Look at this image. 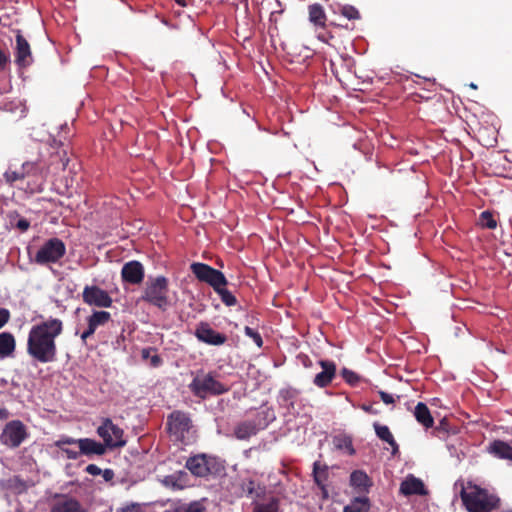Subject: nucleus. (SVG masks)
Masks as SVG:
<instances>
[{"mask_svg":"<svg viewBox=\"0 0 512 512\" xmlns=\"http://www.w3.org/2000/svg\"><path fill=\"white\" fill-rule=\"evenodd\" d=\"M62 331L63 323L56 318L32 326L27 339V353L40 363L55 361L57 356L55 339Z\"/></svg>","mask_w":512,"mask_h":512,"instance_id":"nucleus-1","label":"nucleus"},{"mask_svg":"<svg viewBox=\"0 0 512 512\" xmlns=\"http://www.w3.org/2000/svg\"><path fill=\"white\" fill-rule=\"evenodd\" d=\"M460 497L468 512H492L500 505L497 496L471 483L466 488L462 487Z\"/></svg>","mask_w":512,"mask_h":512,"instance_id":"nucleus-2","label":"nucleus"},{"mask_svg":"<svg viewBox=\"0 0 512 512\" xmlns=\"http://www.w3.org/2000/svg\"><path fill=\"white\" fill-rule=\"evenodd\" d=\"M188 387L194 396L203 400L229 391V387L217 380L213 372L203 370L196 373Z\"/></svg>","mask_w":512,"mask_h":512,"instance_id":"nucleus-3","label":"nucleus"},{"mask_svg":"<svg viewBox=\"0 0 512 512\" xmlns=\"http://www.w3.org/2000/svg\"><path fill=\"white\" fill-rule=\"evenodd\" d=\"M275 418L272 408H263L257 411L252 418L237 423L234 427V436L238 440H248L259 431L264 430Z\"/></svg>","mask_w":512,"mask_h":512,"instance_id":"nucleus-4","label":"nucleus"},{"mask_svg":"<svg viewBox=\"0 0 512 512\" xmlns=\"http://www.w3.org/2000/svg\"><path fill=\"white\" fill-rule=\"evenodd\" d=\"M168 293L169 281L165 276L150 277L146 282L141 299L161 311H166L170 306Z\"/></svg>","mask_w":512,"mask_h":512,"instance_id":"nucleus-5","label":"nucleus"},{"mask_svg":"<svg viewBox=\"0 0 512 512\" xmlns=\"http://www.w3.org/2000/svg\"><path fill=\"white\" fill-rule=\"evenodd\" d=\"M185 467L197 477H206L220 474L224 467L220 461L214 457H208L205 454H199L187 459Z\"/></svg>","mask_w":512,"mask_h":512,"instance_id":"nucleus-6","label":"nucleus"},{"mask_svg":"<svg viewBox=\"0 0 512 512\" xmlns=\"http://www.w3.org/2000/svg\"><path fill=\"white\" fill-rule=\"evenodd\" d=\"M65 253V243L57 237L50 238L36 252L34 261L39 265L57 263Z\"/></svg>","mask_w":512,"mask_h":512,"instance_id":"nucleus-7","label":"nucleus"},{"mask_svg":"<svg viewBox=\"0 0 512 512\" xmlns=\"http://www.w3.org/2000/svg\"><path fill=\"white\" fill-rule=\"evenodd\" d=\"M21 170L25 173V179L28 181L26 186H21L30 194L39 193L43 191L45 183V170L40 162H25L22 164Z\"/></svg>","mask_w":512,"mask_h":512,"instance_id":"nucleus-8","label":"nucleus"},{"mask_svg":"<svg viewBox=\"0 0 512 512\" xmlns=\"http://www.w3.org/2000/svg\"><path fill=\"white\" fill-rule=\"evenodd\" d=\"M166 424L169 434L176 441L185 443L186 434L192 428V421L189 415L183 411H173L168 415Z\"/></svg>","mask_w":512,"mask_h":512,"instance_id":"nucleus-9","label":"nucleus"},{"mask_svg":"<svg viewBox=\"0 0 512 512\" xmlns=\"http://www.w3.org/2000/svg\"><path fill=\"white\" fill-rule=\"evenodd\" d=\"M97 434L109 449L121 448L126 445L123 429L115 425L110 418L102 420L101 425L97 428Z\"/></svg>","mask_w":512,"mask_h":512,"instance_id":"nucleus-10","label":"nucleus"},{"mask_svg":"<svg viewBox=\"0 0 512 512\" xmlns=\"http://www.w3.org/2000/svg\"><path fill=\"white\" fill-rule=\"evenodd\" d=\"M190 268L199 281L209 284L213 289L228 284L225 275L208 264L195 262L191 264Z\"/></svg>","mask_w":512,"mask_h":512,"instance_id":"nucleus-11","label":"nucleus"},{"mask_svg":"<svg viewBox=\"0 0 512 512\" xmlns=\"http://www.w3.org/2000/svg\"><path fill=\"white\" fill-rule=\"evenodd\" d=\"M26 437L27 433L24 424L19 420H13L5 425L0 435V441L6 446L16 448L20 446Z\"/></svg>","mask_w":512,"mask_h":512,"instance_id":"nucleus-12","label":"nucleus"},{"mask_svg":"<svg viewBox=\"0 0 512 512\" xmlns=\"http://www.w3.org/2000/svg\"><path fill=\"white\" fill-rule=\"evenodd\" d=\"M83 302L99 308H109L113 300L107 291L96 285H86L82 292Z\"/></svg>","mask_w":512,"mask_h":512,"instance_id":"nucleus-13","label":"nucleus"},{"mask_svg":"<svg viewBox=\"0 0 512 512\" xmlns=\"http://www.w3.org/2000/svg\"><path fill=\"white\" fill-rule=\"evenodd\" d=\"M194 334L199 341L209 345L220 346L227 341L225 334L217 332L207 322H200Z\"/></svg>","mask_w":512,"mask_h":512,"instance_id":"nucleus-14","label":"nucleus"},{"mask_svg":"<svg viewBox=\"0 0 512 512\" xmlns=\"http://www.w3.org/2000/svg\"><path fill=\"white\" fill-rule=\"evenodd\" d=\"M145 270L142 263L136 260L125 263L121 269V278L123 282L131 285H139L143 282Z\"/></svg>","mask_w":512,"mask_h":512,"instance_id":"nucleus-15","label":"nucleus"},{"mask_svg":"<svg viewBox=\"0 0 512 512\" xmlns=\"http://www.w3.org/2000/svg\"><path fill=\"white\" fill-rule=\"evenodd\" d=\"M16 47H15V63L21 67L25 68L32 63V53L30 44L26 40V38L22 35L20 30H17L16 36Z\"/></svg>","mask_w":512,"mask_h":512,"instance_id":"nucleus-16","label":"nucleus"},{"mask_svg":"<svg viewBox=\"0 0 512 512\" xmlns=\"http://www.w3.org/2000/svg\"><path fill=\"white\" fill-rule=\"evenodd\" d=\"M110 319L111 314L109 312L103 310L94 311L87 318V328L81 334V340L85 342L89 337H91L95 333L96 329L99 326H104L110 321Z\"/></svg>","mask_w":512,"mask_h":512,"instance_id":"nucleus-17","label":"nucleus"},{"mask_svg":"<svg viewBox=\"0 0 512 512\" xmlns=\"http://www.w3.org/2000/svg\"><path fill=\"white\" fill-rule=\"evenodd\" d=\"M318 364L322 371L315 375L313 383L319 388H325L336 377V364L330 360H320Z\"/></svg>","mask_w":512,"mask_h":512,"instance_id":"nucleus-18","label":"nucleus"},{"mask_svg":"<svg viewBox=\"0 0 512 512\" xmlns=\"http://www.w3.org/2000/svg\"><path fill=\"white\" fill-rule=\"evenodd\" d=\"M487 452L495 458L512 462V445L503 440H493L488 445Z\"/></svg>","mask_w":512,"mask_h":512,"instance_id":"nucleus-19","label":"nucleus"},{"mask_svg":"<svg viewBox=\"0 0 512 512\" xmlns=\"http://www.w3.org/2000/svg\"><path fill=\"white\" fill-rule=\"evenodd\" d=\"M80 453L83 455H103L107 446L90 438H82L77 440Z\"/></svg>","mask_w":512,"mask_h":512,"instance_id":"nucleus-20","label":"nucleus"},{"mask_svg":"<svg viewBox=\"0 0 512 512\" xmlns=\"http://www.w3.org/2000/svg\"><path fill=\"white\" fill-rule=\"evenodd\" d=\"M400 492L405 495H424L426 493L422 480L410 476L406 478L400 485Z\"/></svg>","mask_w":512,"mask_h":512,"instance_id":"nucleus-21","label":"nucleus"},{"mask_svg":"<svg viewBox=\"0 0 512 512\" xmlns=\"http://www.w3.org/2000/svg\"><path fill=\"white\" fill-rule=\"evenodd\" d=\"M308 18L317 28H325L327 23V15L323 6L319 3H314L308 6Z\"/></svg>","mask_w":512,"mask_h":512,"instance_id":"nucleus-22","label":"nucleus"},{"mask_svg":"<svg viewBox=\"0 0 512 512\" xmlns=\"http://www.w3.org/2000/svg\"><path fill=\"white\" fill-rule=\"evenodd\" d=\"M298 397V391L293 388H285L280 390L278 403L281 407L285 408L288 413L295 410V404Z\"/></svg>","mask_w":512,"mask_h":512,"instance_id":"nucleus-23","label":"nucleus"},{"mask_svg":"<svg viewBox=\"0 0 512 512\" xmlns=\"http://www.w3.org/2000/svg\"><path fill=\"white\" fill-rule=\"evenodd\" d=\"M373 426L377 437L390 445L392 449V455H396L397 453H399V445L394 439V436L391 433L389 427L386 425H381L377 422L374 423Z\"/></svg>","mask_w":512,"mask_h":512,"instance_id":"nucleus-24","label":"nucleus"},{"mask_svg":"<svg viewBox=\"0 0 512 512\" xmlns=\"http://www.w3.org/2000/svg\"><path fill=\"white\" fill-rule=\"evenodd\" d=\"M16 348L15 337L10 332L0 333V359L13 355Z\"/></svg>","mask_w":512,"mask_h":512,"instance_id":"nucleus-25","label":"nucleus"},{"mask_svg":"<svg viewBox=\"0 0 512 512\" xmlns=\"http://www.w3.org/2000/svg\"><path fill=\"white\" fill-rule=\"evenodd\" d=\"M350 484L359 492H368L369 488L372 486V482L368 475L361 470H355L351 473Z\"/></svg>","mask_w":512,"mask_h":512,"instance_id":"nucleus-26","label":"nucleus"},{"mask_svg":"<svg viewBox=\"0 0 512 512\" xmlns=\"http://www.w3.org/2000/svg\"><path fill=\"white\" fill-rule=\"evenodd\" d=\"M51 512H85V510L78 500L64 498L53 505Z\"/></svg>","mask_w":512,"mask_h":512,"instance_id":"nucleus-27","label":"nucleus"},{"mask_svg":"<svg viewBox=\"0 0 512 512\" xmlns=\"http://www.w3.org/2000/svg\"><path fill=\"white\" fill-rule=\"evenodd\" d=\"M414 416L416 420L426 429L433 427L434 419L430 413L429 408L423 402H418L415 410Z\"/></svg>","mask_w":512,"mask_h":512,"instance_id":"nucleus-28","label":"nucleus"},{"mask_svg":"<svg viewBox=\"0 0 512 512\" xmlns=\"http://www.w3.org/2000/svg\"><path fill=\"white\" fill-rule=\"evenodd\" d=\"M313 478L315 483L323 491V496L327 497V491L324 482L328 478V469L326 465H322L319 461L313 464Z\"/></svg>","mask_w":512,"mask_h":512,"instance_id":"nucleus-29","label":"nucleus"},{"mask_svg":"<svg viewBox=\"0 0 512 512\" xmlns=\"http://www.w3.org/2000/svg\"><path fill=\"white\" fill-rule=\"evenodd\" d=\"M371 503L368 497H355L346 505L343 512H369Z\"/></svg>","mask_w":512,"mask_h":512,"instance_id":"nucleus-30","label":"nucleus"},{"mask_svg":"<svg viewBox=\"0 0 512 512\" xmlns=\"http://www.w3.org/2000/svg\"><path fill=\"white\" fill-rule=\"evenodd\" d=\"M334 446L338 450H345L349 455H354L356 453L352 438L345 434H340L334 437L333 439Z\"/></svg>","mask_w":512,"mask_h":512,"instance_id":"nucleus-31","label":"nucleus"},{"mask_svg":"<svg viewBox=\"0 0 512 512\" xmlns=\"http://www.w3.org/2000/svg\"><path fill=\"white\" fill-rule=\"evenodd\" d=\"M279 510V499L276 497H270L265 502H254L253 512H278Z\"/></svg>","mask_w":512,"mask_h":512,"instance_id":"nucleus-32","label":"nucleus"},{"mask_svg":"<svg viewBox=\"0 0 512 512\" xmlns=\"http://www.w3.org/2000/svg\"><path fill=\"white\" fill-rule=\"evenodd\" d=\"M338 13L350 21L359 20L361 18L359 10L350 4L340 5Z\"/></svg>","mask_w":512,"mask_h":512,"instance_id":"nucleus-33","label":"nucleus"},{"mask_svg":"<svg viewBox=\"0 0 512 512\" xmlns=\"http://www.w3.org/2000/svg\"><path fill=\"white\" fill-rule=\"evenodd\" d=\"M214 291L220 296L221 301L226 306H234L237 304L236 297L226 289V286H219L218 288L214 289Z\"/></svg>","mask_w":512,"mask_h":512,"instance_id":"nucleus-34","label":"nucleus"},{"mask_svg":"<svg viewBox=\"0 0 512 512\" xmlns=\"http://www.w3.org/2000/svg\"><path fill=\"white\" fill-rule=\"evenodd\" d=\"M479 224L483 228L495 229L497 227V221L495 220L492 212L486 210L483 211L479 216Z\"/></svg>","mask_w":512,"mask_h":512,"instance_id":"nucleus-35","label":"nucleus"},{"mask_svg":"<svg viewBox=\"0 0 512 512\" xmlns=\"http://www.w3.org/2000/svg\"><path fill=\"white\" fill-rule=\"evenodd\" d=\"M181 478V475H168L164 477L162 483L172 490H182L185 485L181 482Z\"/></svg>","mask_w":512,"mask_h":512,"instance_id":"nucleus-36","label":"nucleus"},{"mask_svg":"<svg viewBox=\"0 0 512 512\" xmlns=\"http://www.w3.org/2000/svg\"><path fill=\"white\" fill-rule=\"evenodd\" d=\"M6 182L13 185L17 181L23 182L25 180V173L20 169L19 171L8 170L4 173Z\"/></svg>","mask_w":512,"mask_h":512,"instance_id":"nucleus-37","label":"nucleus"},{"mask_svg":"<svg viewBox=\"0 0 512 512\" xmlns=\"http://www.w3.org/2000/svg\"><path fill=\"white\" fill-rule=\"evenodd\" d=\"M341 376L350 386H356L360 382V376L347 368L341 370Z\"/></svg>","mask_w":512,"mask_h":512,"instance_id":"nucleus-38","label":"nucleus"},{"mask_svg":"<svg viewBox=\"0 0 512 512\" xmlns=\"http://www.w3.org/2000/svg\"><path fill=\"white\" fill-rule=\"evenodd\" d=\"M244 333L246 336L251 338L259 348L263 346V339L258 331L249 326H246L244 328Z\"/></svg>","mask_w":512,"mask_h":512,"instance_id":"nucleus-39","label":"nucleus"},{"mask_svg":"<svg viewBox=\"0 0 512 512\" xmlns=\"http://www.w3.org/2000/svg\"><path fill=\"white\" fill-rule=\"evenodd\" d=\"M186 512H205V506L202 501H192L189 503H182Z\"/></svg>","mask_w":512,"mask_h":512,"instance_id":"nucleus-40","label":"nucleus"},{"mask_svg":"<svg viewBox=\"0 0 512 512\" xmlns=\"http://www.w3.org/2000/svg\"><path fill=\"white\" fill-rule=\"evenodd\" d=\"M10 63V55L7 51L0 48V72L6 69V66Z\"/></svg>","mask_w":512,"mask_h":512,"instance_id":"nucleus-41","label":"nucleus"},{"mask_svg":"<svg viewBox=\"0 0 512 512\" xmlns=\"http://www.w3.org/2000/svg\"><path fill=\"white\" fill-rule=\"evenodd\" d=\"M10 311L6 308H0V329L3 328L10 320Z\"/></svg>","mask_w":512,"mask_h":512,"instance_id":"nucleus-42","label":"nucleus"},{"mask_svg":"<svg viewBox=\"0 0 512 512\" xmlns=\"http://www.w3.org/2000/svg\"><path fill=\"white\" fill-rule=\"evenodd\" d=\"M16 228H18L21 232H25L30 227V222L25 218H20L15 224Z\"/></svg>","mask_w":512,"mask_h":512,"instance_id":"nucleus-43","label":"nucleus"},{"mask_svg":"<svg viewBox=\"0 0 512 512\" xmlns=\"http://www.w3.org/2000/svg\"><path fill=\"white\" fill-rule=\"evenodd\" d=\"M117 512H141V507L139 504L132 503L130 505L118 509Z\"/></svg>","mask_w":512,"mask_h":512,"instance_id":"nucleus-44","label":"nucleus"},{"mask_svg":"<svg viewBox=\"0 0 512 512\" xmlns=\"http://www.w3.org/2000/svg\"><path fill=\"white\" fill-rule=\"evenodd\" d=\"M379 396L385 404H393L395 402L394 397L385 391H379Z\"/></svg>","mask_w":512,"mask_h":512,"instance_id":"nucleus-45","label":"nucleus"},{"mask_svg":"<svg viewBox=\"0 0 512 512\" xmlns=\"http://www.w3.org/2000/svg\"><path fill=\"white\" fill-rule=\"evenodd\" d=\"M85 471L90 474V475H93V476H97V475H100L102 473V470L95 464H89L86 468H85Z\"/></svg>","mask_w":512,"mask_h":512,"instance_id":"nucleus-46","label":"nucleus"},{"mask_svg":"<svg viewBox=\"0 0 512 512\" xmlns=\"http://www.w3.org/2000/svg\"><path fill=\"white\" fill-rule=\"evenodd\" d=\"M66 444H77V440L73 438H64L56 442V446L60 449H63Z\"/></svg>","mask_w":512,"mask_h":512,"instance_id":"nucleus-47","label":"nucleus"},{"mask_svg":"<svg viewBox=\"0 0 512 512\" xmlns=\"http://www.w3.org/2000/svg\"><path fill=\"white\" fill-rule=\"evenodd\" d=\"M61 450L66 453V455L69 459H73V460L77 459L79 457V455L81 454L80 451L70 450V449H66V448H63Z\"/></svg>","mask_w":512,"mask_h":512,"instance_id":"nucleus-48","label":"nucleus"},{"mask_svg":"<svg viewBox=\"0 0 512 512\" xmlns=\"http://www.w3.org/2000/svg\"><path fill=\"white\" fill-rule=\"evenodd\" d=\"M165 512H186L184 506L181 502L175 503L173 506H171L170 509L166 510Z\"/></svg>","mask_w":512,"mask_h":512,"instance_id":"nucleus-49","label":"nucleus"},{"mask_svg":"<svg viewBox=\"0 0 512 512\" xmlns=\"http://www.w3.org/2000/svg\"><path fill=\"white\" fill-rule=\"evenodd\" d=\"M150 364L152 367H158L162 364V359L159 355L155 354L150 358Z\"/></svg>","mask_w":512,"mask_h":512,"instance_id":"nucleus-50","label":"nucleus"},{"mask_svg":"<svg viewBox=\"0 0 512 512\" xmlns=\"http://www.w3.org/2000/svg\"><path fill=\"white\" fill-rule=\"evenodd\" d=\"M101 474L105 481H111L114 478V472L111 469H105Z\"/></svg>","mask_w":512,"mask_h":512,"instance_id":"nucleus-51","label":"nucleus"},{"mask_svg":"<svg viewBox=\"0 0 512 512\" xmlns=\"http://www.w3.org/2000/svg\"><path fill=\"white\" fill-rule=\"evenodd\" d=\"M9 417V412L6 408L0 407V420H5Z\"/></svg>","mask_w":512,"mask_h":512,"instance_id":"nucleus-52","label":"nucleus"},{"mask_svg":"<svg viewBox=\"0 0 512 512\" xmlns=\"http://www.w3.org/2000/svg\"><path fill=\"white\" fill-rule=\"evenodd\" d=\"M330 25L335 26V27H341V28H345V29H350V30L354 29V26L350 27L348 24L342 25V24H337V23L331 22Z\"/></svg>","mask_w":512,"mask_h":512,"instance_id":"nucleus-53","label":"nucleus"},{"mask_svg":"<svg viewBox=\"0 0 512 512\" xmlns=\"http://www.w3.org/2000/svg\"><path fill=\"white\" fill-rule=\"evenodd\" d=\"M361 408H362V410H364V411H365V412H367V413H375V412L373 411V408H372V406H371V405H365V404H363V405L361 406Z\"/></svg>","mask_w":512,"mask_h":512,"instance_id":"nucleus-54","label":"nucleus"},{"mask_svg":"<svg viewBox=\"0 0 512 512\" xmlns=\"http://www.w3.org/2000/svg\"><path fill=\"white\" fill-rule=\"evenodd\" d=\"M302 363L305 367H310L312 365V361L308 358V356H304Z\"/></svg>","mask_w":512,"mask_h":512,"instance_id":"nucleus-55","label":"nucleus"},{"mask_svg":"<svg viewBox=\"0 0 512 512\" xmlns=\"http://www.w3.org/2000/svg\"><path fill=\"white\" fill-rule=\"evenodd\" d=\"M149 356V350L148 349H143L142 350V357L143 358H148Z\"/></svg>","mask_w":512,"mask_h":512,"instance_id":"nucleus-56","label":"nucleus"},{"mask_svg":"<svg viewBox=\"0 0 512 512\" xmlns=\"http://www.w3.org/2000/svg\"><path fill=\"white\" fill-rule=\"evenodd\" d=\"M470 86H471V88H476V85L473 83Z\"/></svg>","mask_w":512,"mask_h":512,"instance_id":"nucleus-57","label":"nucleus"},{"mask_svg":"<svg viewBox=\"0 0 512 512\" xmlns=\"http://www.w3.org/2000/svg\"><path fill=\"white\" fill-rule=\"evenodd\" d=\"M249 493H252L253 492V488H249Z\"/></svg>","mask_w":512,"mask_h":512,"instance_id":"nucleus-58","label":"nucleus"},{"mask_svg":"<svg viewBox=\"0 0 512 512\" xmlns=\"http://www.w3.org/2000/svg\"><path fill=\"white\" fill-rule=\"evenodd\" d=\"M502 512H512V510H503Z\"/></svg>","mask_w":512,"mask_h":512,"instance_id":"nucleus-59","label":"nucleus"}]
</instances>
